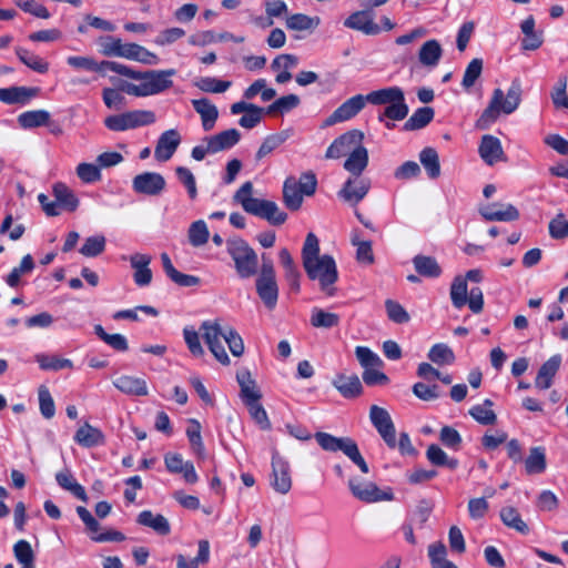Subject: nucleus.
<instances>
[{
	"label": "nucleus",
	"instance_id": "17",
	"mask_svg": "<svg viewBox=\"0 0 568 568\" xmlns=\"http://www.w3.org/2000/svg\"><path fill=\"white\" fill-rule=\"evenodd\" d=\"M346 28L357 30L367 36H376L381 32V27L374 22V14L371 9H365L352 13L345 21Z\"/></svg>",
	"mask_w": 568,
	"mask_h": 568
},
{
	"label": "nucleus",
	"instance_id": "6",
	"mask_svg": "<svg viewBox=\"0 0 568 568\" xmlns=\"http://www.w3.org/2000/svg\"><path fill=\"white\" fill-rule=\"evenodd\" d=\"M317 189V179L312 171L303 172L297 180L287 176L283 183L282 200L285 207L292 212L298 211L304 202V196H312Z\"/></svg>",
	"mask_w": 568,
	"mask_h": 568
},
{
	"label": "nucleus",
	"instance_id": "31",
	"mask_svg": "<svg viewBox=\"0 0 568 568\" xmlns=\"http://www.w3.org/2000/svg\"><path fill=\"white\" fill-rule=\"evenodd\" d=\"M161 261L163 265V270L168 277L179 286L191 287L196 286L200 283V278L194 275L183 274L179 272L172 264L169 255L166 253L161 254Z\"/></svg>",
	"mask_w": 568,
	"mask_h": 568
},
{
	"label": "nucleus",
	"instance_id": "37",
	"mask_svg": "<svg viewBox=\"0 0 568 568\" xmlns=\"http://www.w3.org/2000/svg\"><path fill=\"white\" fill-rule=\"evenodd\" d=\"M175 559L176 568H199L200 565H205L210 560V542L206 539H201L197 556L191 560L181 554L176 555Z\"/></svg>",
	"mask_w": 568,
	"mask_h": 568
},
{
	"label": "nucleus",
	"instance_id": "63",
	"mask_svg": "<svg viewBox=\"0 0 568 568\" xmlns=\"http://www.w3.org/2000/svg\"><path fill=\"white\" fill-rule=\"evenodd\" d=\"M355 355L359 364L365 368L378 367L383 364L379 356L365 346H357L355 348Z\"/></svg>",
	"mask_w": 568,
	"mask_h": 568
},
{
	"label": "nucleus",
	"instance_id": "52",
	"mask_svg": "<svg viewBox=\"0 0 568 568\" xmlns=\"http://www.w3.org/2000/svg\"><path fill=\"white\" fill-rule=\"evenodd\" d=\"M339 324V316L335 313L326 312L322 308L312 310L311 325L316 328H332Z\"/></svg>",
	"mask_w": 568,
	"mask_h": 568
},
{
	"label": "nucleus",
	"instance_id": "61",
	"mask_svg": "<svg viewBox=\"0 0 568 568\" xmlns=\"http://www.w3.org/2000/svg\"><path fill=\"white\" fill-rule=\"evenodd\" d=\"M483 64L484 62L479 58H475L468 63L462 81L464 89L469 90L475 84L477 79L481 75Z\"/></svg>",
	"mask_w": 568,
	"mask_h": 568
},
{
	"label": "nucleus",
	"instance_id": "7",
	"mask_svg": "<svg viewBox=\"0 0 568 568\" xmlns=\"http://www.w3.org/2000/svg\"><path fill=\"white\" fill-rule=\"evenodd\" d=\"M226 250L240 278L245 280L257 274L258 257L246 241L239 236L231 237L226 241Z\"/></svg>",
	"mask_w": 568,
	"mask_h": 568
},
{
	"label": "nucleus",
	"instance_id": "26",
	"mask_svg": "<svg viewBox=\"0 0 568 568\" xmlns=\"http://www.w3.org/2000/svg\"><path fill=\"white\" fill-rule=\"evenodd\" d=\"M74 442L85 448L95 447L105 443L104 434L89 423H84L74 435Z\"/></svg>",
	"mask_w": 568,
	"mask_h": 568
},
{
	"label": "nucleus",
	"instance_id": "25",
	"mask_svg": "<svg viewBox=\"0 0 568 568\" xmlns=\"http://www.w3.org/2000/svg\"><path fill=\"white\" fill-rule=\"evenodd\" d=\"M561 364V356L559 354L551 356L545 362L538 371L535 379V386L539 389H548L555 375L557 374Z\"/></svg>",
	"mask_w": 568,
	"mask_h": 568
},
{
	"label": "nucleus",
	"instance_id": "2",
	"mask_svg": "<svg viewBox=\"0 0 568 568\" xmlns=\"http://www.w3.org/2000/svg\"><path fill=\"white\" fill-rule=\"evenodd\" d=\"M303 266L311 280H317L322 291L334 294L332 287L338 280L335 260L327 254L320 256V242L314 233H308L302 250Z\"/></svg>",
	"mask_w": 568,
	"mask_h": 568
},
{
	"label": "nucleus",
	"instance_id": "5",
	"mask_svg": "<svg viewBox=\"0 0 568 568\" xmlns=\"http://www.w3.org/2000/svg\"><path fill=\"white\" fill-rule=\"evenodd\" d=\"M252 182H245L234 194V201L239 202L243 210L252 215L266 220L272 225H282L287 220V214L278 205L268 200L252 197Z\"/></svg>",
	"mask_w": 568,
	"mask_h": 568
},
{
	"label": "nucleus",
	"instance_id": "20",
	"mask_svg": "<svg viewBox=\"0 0 568 568\" xmlns=\"http://www.w3.org/2000/svg\"><path fill=\"white\" fill-rule=\"evenodd\" d=\"M181 143V135L175 129L163 132L156 143L154 156L158 161H169Z\"/></svg>",
	"mask_w": 568,
	"mask_h": 568
},
{
	"label": "nucleus",
	"instance_id": "53",
	"mask_svg": "<svg viewBox=\"0 0 568 568\" xmlns=\"http://www.w3.org/2000/svg\"><path fill=\"white\" fill-rule=\"evenodd\" d=\"M318 17H308L304 13H295L286 19V27L291 30L306 31L318 27Z\"/></svg>",
	"mask_w": 568,
	"mask_h": 568
},
{
	"label": "nucleus",
	"instance_id": "36",
	"mask_svg": "<svg viewBox=\"0 0 568 568\" xmlns=\"http://www.w3.org/2000/svg\"><path fill=\"white\" fill-rule=\"evenodd\" d=\"M368 164V152L363 145L353 150L344 163V169L354 178H359Z\"/></svg>",
	"mask_w": 568,
	"mask_h": 568
},
{
	"label": "nucleus",
	"instance_id": "35",
	"mask_svg": "<svg viewBox=\"0 0 568 568\" xmlns=\"http://www.w3.org/2000/svg\"><path fill=\"white\" fill-rule=\"evenodd\" d=\"M442 55L443 49L440 43L437 40L432 39L420 47L418 60L424 67L434 68L438 64Z\"/></svg>",
	"mask_w": 568,
	"mask_h": 568
},
{
	"label": "nucleus",
	"instance_id": "8",
	"mask_svg": "<svg viewBox=\"0 0 568 568\" xmlns=\"http://www.w3.org/2000/svg\"><path fill=\"white\" fill-rule=\"evenodd\" d=\"M314 437L324 450L331 453L342 452L362 473L367 474L369 471V467L362 456L356 442L351 437H335L324 432H317Z\"/></svg>",
	"mask_w": 568,
	"mask_h": 568
},
{
	"label": "nucleus",
	"instance_id": "62",
	"mask_svg": "<svg viewBox=\"0 0 568 568\" xmlns=\"http://www.w3.org/2000/svg\"><path fill=\"white\" fill-rule=\"evenodd\" d=\"M37 362L39 363L40 368L44 371H60L73 367L70 359L59 358L57 356L38 355Z\"/></svg>",
	"mask_w": 568,
	"mask_h": 568
},
{
	"label": "nucleus",
	"instance_id": "56",
	"mask_svg": "<svg viewBox=\"0 0 568 568\" xmlns=\"http://www.w3.org/2000/svg\"><path fill=\"white\" fill-rule=\"evenodd\" d=\"M467 283L466 280L458 275L454 278L450 286L452 303L456 308H462L467 303Z\"/></svg>",
	"mask_w": 568,
	"mask_h": 568
},
{
	"label": "nucleus",
	"instance_id": "9",
	"mask_svg": "<svg viewBox=\"0 0 568 568\" xmlns=\"http://www.w3.org/2000/svg\"><path fill=\"white\" fill-rule=\"evenodd\" d=\"M262 266L255 286L256 293L268 310H274L278 298V287L275 277L273 261L262 255Z\"/></svg>",
	"mask_w": 568,
	"mask_h": 568
},
{
	"label": "nucleus",
	"instance_id": "58",
	"mask_svg": "<svg viewBox=\"0 0 568 568\" xmlns=\"http://www.w3.org/2000/svg\"><path fill=\"white\" fill-rule=\"evenodd\" d=\"M194 85L203 92L222 93L225 92L232 83L211 77H204L194 82Z\"/></svg>",
	"mask_w": 568,
	"mask_h": 568
},
{
	"label": "nucleus",
	"instance_id": "55",
	"mask_svg": "<svg viewBox=\"0 0 568 568\" xmlns=\"http://www.w3.org/2000/svg\"><path fill=\"white\" fill-rule=\"evenodd\" d=\"M94 333L114 351L125 352L129 348L128 341L122 334H109L100 324L94 326Z\"/></svg>",
	"mask_w": 568,
	"mask_h": 568
},
{
	"label": "nucleus",
	"instance_id": "29",
	"mask_svg": "<svg viewBox=\"0 0 568 568\" xmlns=\"http://www.w3.org/2000/svg\"><path fill=\"white\" fill-rule=\"evenodd\" d=\"M333 385L345 398H355L363 392L362 383L358 376L355 374L349 376L338 374L334 378Z\"/></svg>",
	"mask_w": 568,
	"mask_h": 568
},
{
	"label": "nucleus",
	"instance_id": "23",
	"mask_svg": "<svg viewBox=\"0 0 568 568\" xmlns=\"http://www.w3.org/2000/svg\"><path fill=\"white\" fill-rule=\"evenodd\" d=\"M241 140V133L236 129H227L217 134L205 138L210 142L211 154H215L225 150H230Z\"/></svg>",
	"mask_w": 568,
	"mask_h": 568
},
{
	"label": "nucleus",
	"instance_id": "44",
	"mask_svg": "<svg viewBox=\"0 0 568 568\" xmlns=\"http://www.w3.org/2000/svg\"><path fill=\"white\" fill-rule=\"evenodd\" d=\"M301 103L300 97L296 94H287L275 100L265 109V113L268 115H283L297 108Z\"/></svg>",
	"mask_w": 568,
	"mask_h": 568
},
{
	"label": "nucleus",
	"instance_id": "22",
	"mask_svg": "<svg viewBox=\"0 0 568 568\" xmlns=\"http://www.w3.org/2000/svg\"><path fill=\"white\" fill-rule=\"evenodd\" d=\"M39 88L10 87L0 88V101L6 104H26L39 94Z\"/></svg>",
	"mask_w": 568,
	"mask_h": 568
},
{
	"label": "nucleus",
	"instance_id": "4",
	"mask_svg": "<svg viewBox=\"0 0 568 568\" xmlns=\"http://www.w3.org/2000/svg\"><path fill=\"white\" fill-rule=\"evenodd\" d=\"M521 83L518 79L511 81L507 94L499 88L495 89L487 108L476 121V128L487 130L501 112L505 114L515 112L521 102Z\"/></svg>",
	"mask_w": 568,
	"mask_h": 568
},
{
	"label": "nucleus",
	"instance_id": "51",
	"mask_svg": "<svg viewBox=\"0 0 568 568\" xmlns=\"http://www.w3.org/2000/svg\"><path fill=\"white\" fill-rule=\"evenodd\" d=\"M409 112V108L405 101V94L402 95V98L398 99V101L392 103L390 105H387L383 113L378 115V121L383 122L385 118L392 120V121H402L404 120Z\"/></svg>",
	"mask_w": 568,
	"mask_h": 568
},
{
	"label": "nucleus",
	"instance_id": "43",
	"mask_svg": "<svg viewBox=\"0 0 568 568\" xmlns=\"http://www.w3.org/2000/svg\"><path fill=\"white\" fill-rule=\"evenodd\" d=\"M419 160L429 179L435 180L440 175L439 156L435 149H423L419 153Z\"/></svg>",
	"mask_w": 568,
	"mask_h": 568
},
{
	"label": "nucleus",
	"instance_id": "64",
	"mask_svg": "<svg viewBox=\"0 0 568 568\" xmlns=\"http://www.w3.org/2000/svg\"><path fill=\"white\" fill-rule=\"evenodd\" d=\"M549 234L552 239L559 240L568 236V220L559 213L549 223Z\"/></svg>",
	"mask_w": 568,
	"mask_h": 568
},
{
	"label": "nucleus",
	"instance_id": "47",
	"mask_svg": "<svg viewBox=\"0 0 568 568\" xmlns=\"http://www.w3.org/2000/svg\"><path fill=\"white\" fill-rule=\"evenodd\" d=\"M18 122L23 129L47 125L50 122V113L45 110L27 111L18 116Z\"/></svg>",
	"mask_w": 568,
	"mask_h": 568
},
{
	"label": "nucleus",
	"instance_id": "30",
	"mask_svg": "<svg viewBox=\"0 0 568 568\" xmlns=\"http://www.w3.org/2000/svg\"><path fill=\"white\" fill-rule=\"evenodd\" d=\"M136 523L141 526L152 528L161 536H166L171 531L169 520L163 515H154L151 510L141 511L136 518Z\"/></svg>",
	"mask_w": 568,
	"mask_h": 568
},
{
	"label": "nucleus",
	"instance_id": "28",
	"mask_svg": "<svg viewBox=\"0 0 568 568\" xmlns=\"http://www.w3.org/2000/svg\"><path fill=\"white\" fill-rule=\"evenodd\" d=\"M194 110L200 114L204 131H211L219 118L217 108L206 98L192 100Z\"/></svg>",
	"mask_w": 568,
	"mask_h": 568
},
{
	"label": "nucleus",
	"instance_id": "49",
	"mask_svg": "<svg viewBox=\"0 0 568 568\" xmlns=\"http://www.w3.org/2000/svg\"><path fill=\"white\" fill-rule=\"evenodd\" d=\"M426 457L430 464L440 467H447L449 469H456L458 467V460L456 458H449L447 454L435 444L428 446Z\"/></svg>",
	"mask_w": 568,
	"mask_h": 568
},
{
	"label": "nucleus",
	"instance_id": "3",
	"mask_svg": "<svg viewBox=\"0 0 568 568\" xmlns=\"http://www.w3.org/2000/svg\"><path fill=\"white\" fill-rule=\"evenodd\" d=\"M200 332L209 349L222 365H229L230 357L221 338L225 341L234 356L239 357L244 353L243 339L233 327L223 328L216 321H204L200 326Z\"/></svg>",
	"mask_w": 568,
	"mask_h": 568
},
{
	"label": "nucleus",
	"instance_id": "48",
	"mask_svg": "<svg viewBox=\"0 0 568 568\" xmlns=\"http://www.w3.org/2000/svg\"><path fill=\"white\" fill-rule=\"evenodd\" d=\"M16 54L19 58V60L26 64L31 70L38 72V73H47L49 70V64L43 59H41L39 55L28 51L24 48L18 47L16 49Z\"/></svg>",
	"mask_w": 568,
	"mask_h": 568
},
{
	"label": "nucleus",
	"instance_id": "15",
	"mask_svg": "<svg viewBox=\"0 0 568 568\" xmlns=\"http://www.w3.org/2000/svg\"><path fill=\"white\" fill-rule=\"evenodd\" d=\"M165 184L160 173L144 172L133 178L132 189L139 194L156 196L163 192Z\"/></svg>",
	"mask_w": 568,
	"mask_h": 568
},
{
	"label": "nucleus",
	"instance_id": "45",
	"mask_svg": "<svg viewBox=\"0 0 568 568\" xmlns=\"http://www.w3.org/2000/svg\"><path fill=\"white\" fill-rule=\"evenodd\" d=\"M435 112L433 108L423 106L417 109L410 118L405 122V131H415L425 128L433 119Z\"/></svg>",
	"mask_w": 568,
	"mask_h": 568
},
{
	"label": "nucleus",
	"instance_id": "38",
	"mask_svg": "<svg viewBox=\"0 0 568 568\" xmlns=\"http://www.w3.org/2000/svg\"><path fill=\"white\" fill-rule=\"evenodd\" d=\"M525 470L528 475L541 474L546 470V450L541 446L531 447L529 455L524 460Z\"/></svg>",
	"mask_w": 568,
	"mask_h": 568
},
{
	"label": "nucleus",
	"instance_id": "16",
	"mask_svg": "<svg viewBox=\"0 0 568 568\" xmlns=\"http://www.w3.org/2000/svg\"><path fill=\"white\" fill-rule=\"evenodd\" d=\"M367 103L366 95L356 94L342 103L326 120V125L347 121L358 114Z\"/></svg>",
	"mask_w": 568,
	"mask_h": 568
},
{
	"label": "nucleus",
	"instance_id": "1",
	"mask_svg": "<svg viewBox=\"0 0 568 568\" xmlns=\"http://www.w3.org/2000/svg\"><path fill=\"white\" fill-rule=\"evenodd\" d=\"M104 70H110L130 79L141 81L139 84L124 82L121 85L123 92L134 97L154 95L170 89L173 85L171 77L176 73L174 69L150 70L144 72L134 71L115 61H102L101 72Z\"/></svg>",
	"mask_w": 568,
	"mask_h": 568
},
{
	"label": "nucleus",
	"instance_id": "41",
	"mask_svg": "<svg viewBox=\"0 0 568 568\" xmlns=\"http://www.w3.org/2000/svg\"><path fill=\"white\" fill-rule=\"evenodd\" d=\"M499 516L503 524L508 528L515 529L523 535H527L529 532V528L527 524L521 519L517 508L513 506L503 507L500 509Z\"/></svg>",
	"mask_w": 568,
	"mask_h": 568
},
{
	"label": "nucleus",
	"instance_id": "34",
	"mask_svg": "<svg viewBox=\"0 0 568 568\" xmlns=\"http://www.w3.org/2000/svg\"><path fill=\"white\" fill-rule=\"evenodd\" d=\"M292 134H293V130L286 129L281 132L267 135L263 140L260 149L257 150V152L255 154L256 161H260L263 158H265L266 155H268L270 153H272L275 149H277L284 142H286L292 136Z\"/></svg>",
	"mask_w": 568,
	"mask_h": 568
},
{
	"label": "nucleus",
	"instance_id": "40",
	"mask_svg": "<svg viewBox=\"0 0 568 568\" xmlns=\"http://www.w3.org/2000/svg\"><path fill=\"white\" fill-rule=\"evenodd\" d=\"M122 58L139 61L144 64L153 65L159 62V58L144 47L136 43H125Z\"/></svg>",
	"mask_w": 568,
	"mask_h": 568
},
{
	"label": "nucleus",
	"instance_id": "57",
	"mask_svg": "<svg viewBox=\"0 0 568 568\" xmlns=\"http://www.w3.org/2000/svg\"><path fill=\"white\" fill-rule=\"evenodd\" d=\"M106 240L103 235H94L85 239L79 252L87 257H95L105 250Z\"/></svg>",
	"mask_w": 568,
	"mask_h": 568
},
{
	"label": "nucleus",
	"instance_id": "39",
	"mask_svg": "<svg viewBox=\"0 0 568 568\" xmlns=\"http://www.w3.org/2000/svg\"><path fill=\"white\" fill-rule=\"evenodd\" d=\"M413 264L420 276L436 278L442 274V267L433 256L418 254L413 258Z\"/></svg>",
	"mask_w": 568,
	"mask_h": 568
},
{
	"label": "nucleus",
	"instance_id": "10",
	"mask_svg": "<svg viewBox=\"0 0 568 568\" xmlns=\"http://www.w3.org/2000/svg\"><path fill=\"white\" fill-rule=\"evenodd\" d=\"M155 122V114L148 110H134L105 118L104 125L111 131H125Z\"/></svg>",
	"mask_w": 568,
	"mask_h": 568
},
{
	"label": "nucleus",
	"instance_id": "32",
	"mask_svg": "<svg viewBox=\"0 0 568 568\" xmlns=\"http://www.w3.org/2000/svg\"><path fill=\"white\" fill-rule=\"evenodd\" d=\"M113 385L122 393L133 396L148 395V386L144 379L123 375L113 382Z\"/></svg>",
	"mask_w": 568,
	"mask_h": 568
},
{
	"label": "nucleus",
	"instance_id": "54",
	"mask_svg": "<svg viewBox=\"0 0 568 568\" xmlns=\"http://www.w3.org/2000/svg\"><path fill=\"white\" fill-rule=\"evenodd\" d=\"M428 358L437 365H450L455 362V354L448 345L438 343L429 349Z\"/></svg>",
	"mask_w": 568,
	"mask_h": 568
},
{
	"label": "nucleus",
	"instance_id": "42",
	"mask_svg": "<svg viewBox=\"0 0 568 568\" xmlns=\"http://www.w3.org/2000/svg\"><path fill=\"white\" fill-rule=\"evenodd\" d=\"M53 195L59 206L62 209L73 212L79 206V199L75 196L72 190H70L63 183H57L53 186Z\"/></svg>",
	"mask_w": 568,
	"mask_h": 568
},
{
	"label": "nucleus",
	"instance_id": "19",
	"mask_svg": "<svg viewBox=\"0 0 568 568\" xmlns=\"http://www.w3.org/2000/svg\"><path fill=\"white\" fill-rule=\"evenodd\" d=\"M122 260H128L122 256ZM152 257L148 254L134 253L129 257L131 267L134 270L133 280L138 286H148L152 282V271L149 267Z\"/></svg>",
	"mask_w": 568,
	"mask_h": 568
},
{
	"label": "nucleus",
	"instance_id": "21",
	"mask_svg": "<svg viewBox=\"0 0 568 568\" xmlns=\"http://www.w3.org/2000/svg\"><path fill=\"white\" fill-rule=\"evenodd\" d=\"M480 215L489 222L504 221L511 222L519 219V211L513 204L493 203L479 209Z\"/></svg>",
	"mask_w": 568,
	"mask_h": 568
},
{
	"label": "nucleus",
	"instance_id": "59",
	"mask_svg": "<svg viewBox=\"0 0 568 568\" xmlns=\"http://www.w3.org/2000/svg\"><path fill=\"white\" fill-rule=\"evenodd\" d=\"M34 267L33 258L30 254L23 256L20 265L18 267H13L12 271L6 278V283L10 287H16L20 283V277L24 273H30Z\"/></svg>",
	"mask_w": 568,
	"mask_h": 568
},
{
	"label": "nucleus",
	"instance_id": "18",
	"mask_svg": "<svg viewBox=\"0 0 568 568\" xmlns=\"http://www.w3.org/2000/svg\"><path fill=\"white\" fill-rule=\"evenodd\" d=\"M371 189V180L367 178H349L338 192V196L344 201L357 204L368 193Z\"/></svg>",
	"mask_w": 568,
	"mask_h": 568
},
{
	"label": "nucleus",
	"instance_id": "14",
	"mask_svg": "<svg viewBox=\"0 0 568 568\" xmlns=\"http://www.w3.org/2000/svg\"><path fill=\"white\" fill-rule=\"evenodd\" d=\"M364 133L359 130H351L339 135L326 150L327 159H338L342 155L351 153L356 148L362 146Z\"/></svg>",
	"mask_w": 568,
	"mask_h": 568
},
{
	"label": "nucleus",
	"instance_id": "24",
	"mask_svg": "<svg viewBox=\"0 0 568 568\" xmlns=\"http://www.w3.org/2000/svg\"><path fill=\"white\" fill-rule=\"evenodd\" d=\"M478 152L480 158L488 165L495 164L504 156L499 139L490 134H486L481 138Z\"/></svg>",
	"mask_w": 568,
	"mask_h": 568
},
{
	"label": "nucleus",
	"instance_id": "13",
	"mask_svg": "<svg viewBox=\"0 0 568 568\" xmlns=\"http://www.w3.org/2000/svg\"><path fill=\"white\" fill-rule=\"evenodd\" d=\"M369 419L389 448L396 447V430L389 413L377 405L369 408Z\"/></svg>",
	"mask_w": 568,
	"mask_h": 568
},
{
	"label": "nucleus",
	"instance_id": "11",
	"mask_svg": "<svg viewBox=\"0 0 568 568\" xmlns=\"http://www.w3.org/2000/svg\"><path fill=\"white\" fill-rule=\"evenodd\" d=\"M348 488L352 495L366 504L377 501H389L394 499V494L390 489L381 490L377 485L373 481H359L357 477H351L348 479Z\"/></svg>",
	"mask_w": 568,
	"mask_h": 568
},
{
	"label": "nucleus",
	"instance_id": "46",
	"mask_svg": "<svg viewBox=\"0 0 568 568\" xmlns=\"http://www.w3.org/2000/svg\"><path fill=\"white\" fill-rule=\"evenodd\" d=\"M57 483L63 489L70 491L78 499L87 503L88 496L84 488L75 481L72 474L69 470L60 471L55 475Z\"/></svg>",
	"mask_w": 568,
	"mask_h": 568
},
{
	"label": "nucleus",
	"instance_id": "33",
	"mask_svg": "<svg viewBox=\"0 0 568 568\" xmlns=\"http://www.w3.org/2000/svg\"><path fill=\"white\" fill-rule=\"evenodd\" d=\"M404 95V91L399 87H388L381 90H375L366 94L368 103L374 105H390L398 101Z\"/></svg>",
	"mask_w": 568,
	"mask_h": 568
},
{
	"label": "nucleus",
	"instance_id": "60",
	"mask_svg": "<svg viewBox=\"0 0 568 568\" xmlns=\"http://www.w3.org/2000/svg\"><path fill=\"white\" fill-rule=\"evenodd\" d=\"M210 233L204 221L199 220L191 224L189 229V241L197 247L204 245L209 240Z\"/></svg>",
	"mask_w": 568,
	"mask_h": 568
},
{
	"label": "nucleus",
	"instance_id": "27",
	"mask_svg": "<svg viewBox=\"0 0 568 568\" xmlns=\"http://www.w3.org/2000/svg\"><path fill=\"white\" fill-rule=\"evenodd\" d=\"M236 379L241 387V398L245 405L260 402L262 394L256 387V383L248 371L239 372L236 374Z\"/></svg>",
	"mask_w": 568,
	"mask_h": 568
},
{
	"label": "nucleus",
	"instance_id": "12",
	"mask_svg": "<svg viewBox=\"0 0 568 568\" xmlns=\"http://www.w3.org/2000/svg\"><path fill=\"white\" fill-rule=\"evenodd\" d=\"M270 485L280 495H286L292 488L290 464L277 450H273L272 454Z\"/></svg>",
	"mask_w": 568,
	"mask_h": 568
},
{
	"label": "nucleus",
	"instance_id": "50",
	"mask_svg": "<svg viewBox=\"0 0 568 568\" xmlns=\"http://www.w3.org/2000/svg\"><path fill=\"white\" fill-rule=\"evenodd\" d=\"M493 405L490 399H485L483 404L473 406L469 409V415L481 425H494L497 420V416L494 410L490 409Z\"/></svg>",
	"mask_w": 568,
	"mask_h": 568
}]
</instances>
